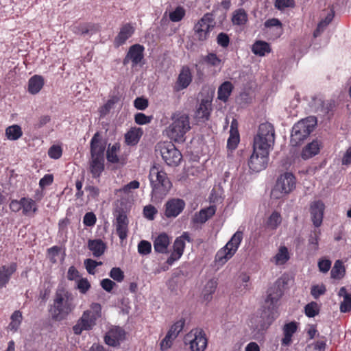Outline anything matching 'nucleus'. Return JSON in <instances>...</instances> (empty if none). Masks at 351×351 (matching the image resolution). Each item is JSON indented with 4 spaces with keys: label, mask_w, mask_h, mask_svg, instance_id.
Instances as JSON below:
<instances>
[{
    "label": "nucleus",
    "mask_w": 351,
    "mask_h": 351,
    "mask_svg": "<svg viewBox=\"0 0 351 351\" xmlns=\"http://www.w3.org/2000/svg\"><path fill=\"white\" fill-rule=\"evenodd\" d=\"M275 142V130L272 124L266 122L259 125L254 138L253 153L249 160L250 169L259 172L267 166L270 149Z\"/></svg>",
    "instance_id": "obj_1"
},
{
    "label": "nucleus",
    "mask_w": 351,
    "mask_h": 351,
    "mask_svg": "<svg viewBox=\"0 0 351 351\" xmlns=\"http://www.w3.org/2000/svg\"><path fill=\"white\" fill-rule=\"evenodd\" d=\"M282 295L283 290L280 283L276 282L268 289L261 316L255 319L253 326L255 335H262L278 317L277 303Z\"/></svg>",
    "instance_id": "obj_2"
},
{
    "label": "nucleus",
    "mask_w": 351,
    "mask_h": 351,
    "mask_svg": "<svg viewBox=\"0 0 351 351\" xmlns=\"http://www.w3.org/2000/svg\"><path fill=\"white\" fill-rule=\"evenodd\" d=\"M90 158L88 162L89 171L93 178H98L104 171V152L106 145L102 142L101 134L97 132L90 141Z\"/></svg>",
    "instance_id": "obj_3"
},
{
    "label": "nucleus",
    "mask_w": 351,
    "mask_h": 351,
    "mask_svg": "<svg viewBox=\"0 0 351 351\" xmlns=\"http://www.w3.org/2000/svg\"><path fill=\"white\" fill-rule=\"evenodd\" d=\"M149 180L152 190V201L160 202L168 193L172 184L167 173L159 170L156 166H153L149 170Z\"/></svg>",
    "instance_id": "obj_4"
},
{
    "label": "nucleus",
    "mask_w": 351,
    "mask_h": 351,
    "mask_svg": "<svg viewBox=\"0 0 351 351\" xmlns=\"http://www.w3.org/2000/svg\"><path fill=\"white\" fill-rule=\"evenodd\" d=\"M75 308L73 294L63 287L58 288L56 292L51 309L52 318L55 320H61L71 313Z\"/></svg>",
    "instance_id": "obj_5"
},
{
    "label": "nucleus",
    "mask_w": 351,
    "mask_h": 351,
    "mask_svg": "<svg viewBox=\"0 0 351 351\" xmlns=\"http://www.w3.org/2000/svg\"><path fill=\"white\" fill-rule=\"evenodd\" d=\"M171 121L167 130L168 136L176 142H184L185 134L191 129L189 115L182 112H176L171 115Z\"/></svg>",
    "instance_id": "obj_6"
},
{
    "label": "nucleus",
    "mask_w": 351,
    "mask_h": 351,
    "mask_svg": "<svg viewBox=\"0 0 351 351\" xmlns=\"http://www.w3.org/2000/svg\"><path fill=\"white\" fill-rule=\"evenodd\" d=\"M316 124L317 120L315 117H308L295 123L292 128L291 135V145L298 146L313 131Z\"/></svg>",
    "instance_id": "obj_7"
},
{
    "label": "nucleus",
    "mask_w": 351,
    "mask_h": 351,
    "mask_svg": "<svg viewBox=\"0 0 351 351\" xmlns=\"http://www.w3.org/2000/svg\"><path fill=\"white\" fill-rule=\"evenodd\" d=\"M242 239L243 232H236L226 245L217 252L215 262L220 265L225 264L235 254Z\"/></svg>",
    "instance_id": "obj_8"
},
{
    "label": "nucleus",
    "mask_w": 351,
    "mask_h": 351,
    "mask_svg": "<svg viewBox=\"0 0 351 351\" xmlns=\"http://www.w3.org/2000/svg\"><path fill=\"white\" fill-rule=\"evenodd\" d=\"M156 152H159L164 161L169 166H178L182 156L180 152L171 142H162L158 143Z\"/></svg>",
    "instance_id": "obj_9"
},
{
    "label": "nucleus",
    "mask_w": 351,
    "mask_h": 351,
    "mask_svg": "<svg viewBox=\"0 0 351 351\" xmlns=\"http://www.w3.org/2000/svg\"><path fill=\"white\" fill-rule=\"evenodd\" d=\"M184 341L189 342L191 351H204L207 346V339L202 330H191L186 335Z\"/></svg>",
    "instance_id": "obj_10"
},
{
    "label": "nucleus",
    "mask_w": 351,
    "mask_h": 351,
    "mask_svg": "<svg viewBox=\"0 0 351 351\" xmlns=\"http://www.w3.org/2000/svg\"><path fill=\"white\" fill-rule=\"evenodd\" d=\"M97 319L90 311H84L82 317L77 320L76 324L73 326V332L79 335L83 330H91L96 324Z\"/></svg>",
    "instance_id": "obj_11"
},
{
    "label": "nucleus",
    "mask_w": 351,
    "mask_h": 351,
    "mask_svg": "<svg viewBox=\"0 0 351 351\" xmlns=\"http://www.w3.org/2000/svg\"><path fill=\"white\" fill-rule=\"evenodd\" d=\"M295 178L289 172H286L278 178L276 189L281 193L288 194L295 188Z\"/></svg>",
    "instance_id": "obj_12"
},
{
    "label": "nucleus",
    "mask_w": 351,
    "mask_h": 351,
    "mask_svg": "<svg viewBox=\"0 0 351 351\" xmlns=\"http://www.w3.org/2000/svg\"><path fill=\"white\" fill-rule=\"evenodd\" d=\"M165 207V215L167 218H175L184 210L185 202L182 199L172 198L166 202Z\"/></svg>",
    "instance_id": "obj_13"
},
{
    "label": "nucleus",
    "mask_w": 351,
    "mask_h": 351,
    "mask_svg": "<svg viewBox=\"0 0 351 351\" xmlns=\"http://www.w3.org/2000/svg\"><path fill=\"white\" fill-rule=\"evenodd\" d=\"M143 46L139 44L132 45L129 48V50L123 60V64L126 65L130 62V61H131L132 62V66H136L143 59Z\"/></svg>",
    "instance_id": "obj_14"
},
{
    "label": "nucleus",
    "mask_w": 351,
    "mask_h": 351,
    "mask_svg": "<svg viewBox=\"0 0 351 351\" xmlns=\"http://www.w3.org/2000/svg\"><path fill=\"white\" fill-rule=\"evenodd\" d=\"M324 204L320 200L314 201L311 204L310 213L313 225L319 227L322 223Z\"/></svg>",
    "instance_id": "obj_15"
},
{
    "label": "nucleus",
    "mask_w": 351,
    "mask_h": 351,
    "mask_svg": "<svg viewBox=\"0 0 351 351\" xmlns=\"http://www.w3.org/2000/svg\"><path fill=\"white\" fill-rule=\"evenodd\" d=\"M17 265L12 263L8 265L0 267V289L5 287L8 283L12 275L16 271Z\"/></svg>",
    "instance_id": "obj_16"
},
{
    "label": "nucleus",
    "mask_w": 351,
    "mask_h": 351,
    "mask_svg": "<svg viewBox=\"0 0 351 351\" xmlns=\"http://www.w3.org/2000/svg\"><path fill=\"white\" fill-rule=\"evenodd\" d=\"M128 219L123 213H120L116 219V231L121 240H124L128 236Z\"/></svg>",
    "instance_id": "obj_17"
},
{
    "label": "nucleus",
    "mask_w": 351,
    "mask_h": 351,
    "mask_svg": "<svg viewBox=\"0 0 351 351\" xmlns=\"http://www.w3.org/2000/svg\"><path fill=\"white\" fill-rule=\"evenodd\" d=\"M134 32V28L130 23L125 24L114 38V45L117 47L123 45L132 36Z\"/></svg>",
    "instance_id": "obj_18"
},
{
    "label": "nucleus",
    "mask_w": 351,
    "mask_h": 351,
    "mask_svg": "<svg viewBox=\"0 0 351 351\" xmlns=\"http://www.w3.org/2000/svg\"><path fill=\"white\" fill-rule=\"evenodd\" d=\"M87 247L96 258L102 256L106 250V244L101 239H89Z\"/></svg>",
    "instance_id": "obj_19"
},
{
    "label": "nucleus",
    "mask_w": 351,
    "mask_h": 351,
    "mask_svg": "<svg viewBox=\"0 0 351 351\" xmlns=\"http://www.w3.org/2000/svg\"><path fill=\"white\" fill-rule=\"evenodd\" d=\"M169 238L165 233L159 234L154 241V249L156 252L165 254L167 252Z\"/></svg>",
    "instance_id": "obj_20"
},
{
    "label": "nucleus",
    "mask_w": 351,
    "mask_h": 351,
    "mask_svg": "<svg viewBox=\"0 0 351 351\" xmlns=\"http://www.w3.org/2000/svg\"><path fill=\"white\" fill-rule=\"evenodd\" d=\"M215 21L212 13H206L203 17L195 24L194 27L202 29L206 32H210L215 26Z\"/></svg>",
    "instance_id": "obj_21"
},
{
    "label": "nucleus",
    "mask_w": 351,
    "mask_h": 351,
    "mask_svg": "<svg viewBox=\"0 0 351 351\" xmlns=\"http://www.w3.org/2000/svg\"><path fill=\"white\" fill-rule=\"evenodd\" d=\"M320 149V143L317 140H314L308 143L302 149L301 157L304 160H307L317 155Z\"/></svg>",
    "instance_id": "obj_22"
},
{
    "label": "nucleus",
    "mask_w": 351,
    "mask_h": 351,
    "mask_svg": "<svg viewBox=\"0 0 351 351\" xmlns=\"http://www.w3.org/2000/svg\"><path fill=\"white\" fill-rule=\"evenodd\" d=\"M215 207L213 206L202 209L199 212L195 214L193 219V221L197 223H204L215 215Z\"/></svg>",
    "instance_id": "obj_23"
},
{
    "label": "nucleus",
    "mask_w": 351,
    "mask_h": 351,
    "mask_svg": "<svg viewBox=\"0 0 351 351\" xmlns=\"http://www.w3.org/2000/svg\"><path fill=\"white\" fill-rule=\"evenodd\" d=\"M143 134V131L141 128H132L125 134V141L128 145H136Z\"/></svg>",
    "instance_id": "obj_24"
},
{
    "label": "nucleus",
    "mask_w": 351,
    "mask_h": 351,
    "mask_svg": "<svg viewBox=\"0 0 351 351\" xmlns=\"http://www.w3.org/2000/svg\"><path fill=\"white\" fill-rule=\"evenodd\" d=\"M44 85V79L42 76L35 75L28 82V90L32 94L38 93Z\"/></svg>",
    "instance_id": "obj_25"
},
{
    "label": "nucleus",
    "mask_w": 351,
    "mask_h": 351,
    "mask_svg": "<svg viewBox=\"0 0 351 351\" xmlns=\"http://www.w3.org/2000/svg\"><path fill=\"white\" fill-rule=\"evenodd\" d=\"M232 89L233 86L230 82H224L218 88L217 98L223 102L227 101L232 91Z\"/></svg>",
    "instance_id": "obj_26"
},
{
    "label": "nucleus",
    "mask_w": 351,
    "mask_h": 351,
    "mask_svg": "<svg viewBox=\"0 0 351 351\" xmlns=\"http://www.w3.org/2000/svg\"><path fill=\"white\" fill-rule=\"evenodd\" d=\"M191 74L189 69H182L180 73L179 74L177 86L178 90H182L186 88L191 82Z\"/></svg>",
    "instance_id": "obj_27"
},
{
    "label": "nucleus",
    "mask_w": 351,
    "mask_h": 351,
    "mask_svg": "<svg viewBox=\"0 0 351 351\" xmlns=\"http://www.w3.org/2000/svg\"><path fill=\"white\" fill-rule=\"evenodd\" d=\"M252 51L256 55L263 56L271 51L269 45L262 40H258L252 45Z\"/></svg>",
    "instance_id": "obj_28"
},
{
    "label": "nucleus",
    "mask_w": 351,
    "mask_h": 351,
    "mask_svg": "<svg viewBox=\"0 0 351 351\" xmlns=\"http://www.w3.org/2000/svg\"><path fill=\"white\" fill-rule=\"evenodd\" d=\"M210 101L208 100H202L199 108L197 110V114L199 118L208 119L211 110Z\"/></svg>",
    "instance_id": "obj_29"
},
{
    "label": "nucleus",
    "mask_w": 351,
    "mask_h": 351,
    "mask_svg": "<svg viewBox=\"0 0 351 351\" xmlns=\"http://www.w3.org/2000/svg\"><path fill=\"white\" fill-rule=\"evenodd\" d=\"M22 135L21 128L18 125H12L5 130V136L9 140L16 141L21 138Z\"/></svg>",
    "instance_id": "obj_30"
},
{
    "label": "nucleus",
    "mask_w": 351,
    "mask_h": 351,
    "mask_svg": "<svg viewBox=\"0 0 351 351\" xmlns=\"http://www.w3.org/2000/svg\"><path fill=\"white\" fill-rule=\"evenodd\" d=\"M217 287V282L215 279H210L208 281L203 290L204 299L206 301H210L212 298V295L215 293Z\"/></svg>",
    "instance_id": "obj_31"
},
{
    "label": "nucleus",
    "mask_w": 351,
    "mask_h": 351,
    "mask_svg": "<svg viewBox=\"0 0 351 351\" xmlns=\"http://www.w3.org/2000/svg\"><path fill=\"white\" fill-rule=\"evenodd\" d=\"M120 149V145L115 143L113 145H108L106 151V158L108 162L111 163H118L119 162V157L117 156V152Z\"/></svg>",
    "instance_id": "obj_32"
},
{
    "label": "nucleus",
    "mask_w": 351,
    "mask_h": 351,
    "mask_svg": "<svg viewBox=\"0 0 351 351\" xmlns=\"http://www.w3.org/2000/svg\"><path fill=\"white\" fill-rule=\"evenodd\" d=\"M346 272L345 267L343 263L340 260L335 261L334 266L332 267L330 275L331 278L334 279H341L343 277Z\"/></svg>",
    "instance_id": "obj_33"
},
{
    "label": "nucleus",
    "mask_w": 351,
    "mask_h": 351,
    "mask_svg": "<svg viewBox=\"0 0 351 351\" xmlns=\"http://www.w3.org/2000/svg\"><path fill=\"white\" fill-rule=\"evenodd\" d=\"M10 319L11 322L9 324L8 328L13 332H16L22 322L23 316L21 312L20 311H15L12 314Z\"/></svg>",
    "instance_id": "obj_34"
},
{
    "label": "nucleus",
    "mask_w": 351,
    "mask_h": 351,
    "mask_svg": "<svg viewBox=\"0 0 351 351\" xmlns=\"http://www.w3.org/2000/svg\"><path fill=\"white\" fill-rule=\"evenodd\" d=\"M282 222V217L279 213L274 211L271 213L267 221V228L275 230Z\"/></svg>",
    "instance_id": "obj_35"
},
{
    "label": "nucleus",
    "mask_w": 351,
    "mask_h": 351,
    "mask_svg": "<svg viewBox=\"0 0 351 351\" xmlns=\"http://www.w3.org/2000/svg\"><path fill=\"white\" fill-rule=\"evenodd\" d=\"M247 21V15L243 9H239L236 10L232 18L233 24L237 25H244Z\"/></svg>",
    "instance_id": "obj_36"
},
{
    "label": "nucleus",
    "mask_w": 351,
    "mask_h": 351,
    "mask_svg": "<svg viewBox=\"0 0 351 351\" xmlns=\"http://www.w3.org/2000/svg\"><path fill=\"white\" fill-rule=\"evenodd\" d=\"M273 258L276 265H282L285 263L289 258L287 248L285 246L280 247L278 252Z\"/></svg>",
    "instance_id": "obj_37"
},
{
    "label": "nucleus",
    "mask_w": 351,
    "mask_h": 351,
    "mask_svg": "<svg viewBox=\"0 0 351 351\" xmlns=\"http://www.w3.org/2000/svg\"><path fill=\"white\" fill-rule=\"evenodd\" d=\"M21 206L24 214L29 215L32 212L34 213L36 210V203L31 199H26L25 197L21 199Z\"/></svg>",
    "instance_id": "obj_38"
},
{
    "label": "nucleus",
    "mask_w": 351,
    "mask_h": 351,
    "mask_svg": "<svg viewBox=\"0 0 351 351\" xmlns=\"http://www.w3.org/2000/svg\"><path fill=\"white\" fill-rule=\"evenodd\" d=\"M304 311L307 317H314L319 313V306L317 302H311L305 306Z\"/></svg>",
    "instance_id": "obj_39"
},
{
    "label": "nucleus",
    "mask_w": 351,
    "mask_h": 351,
    "mask_svg": "<svg viewBox=\"0 0 351 351\" xmlns=\"http://www.w3.org/2000/svg\"><path fill=\"white\" fill-rule=\"evenodd\" d=\"M239 142V134L238 131L231 132L227 141V147L229 149H235Z\"/></svg>",
    "instance_id": "obj_40"
},
{
    "label": "nucleus",
    "mask_w": 351,
    "mask_h": 351,
    "mask_svg": "<svg viewBox=\"0 0 351 351\" xmlns=\"http://www.w3.org/2000/svg\"><path fill=\"white\" fill-rule=\"evenodd\" d=\"M184 324L185 320L184 319L178 320L173 326H171L168 332L176 338L179 333L182 330Z\"/></svg>",
    "instance_id": "obj_41"
},
{
    "label": "nucleus",
    "mask_w": 351,
    "mask_h": 351,
    "mask_svg": "<svg viewBox=\"0 0 351 351\" xmlns=\"http://www.w3.org/2000/svg\"><path fill=\"white\" fill-rule=\"evenodd\" d=\"M185 11L182 7H177L176 9L169 13V19L173 22H178L184 16Z\"/></svg>",
    "instance_id": "obj_42"
},
{
    "label": "nucleus",
    "mask_w": 351,
    "mask_h": 351,
    "mask_svg": "<svg viewBox=\"0 0 351 351\" xmlns=\"http://www.w3.org/2000/svg\"><path fill=\"white\" fill-rule=\"evenodd\" d=\"M152 251V245L151 243L142 240L139 242L138 245V252L141 255H147L149 254Z\"/></svg>",
    "instance_id": "obj_43"
},
{
    "label": "nucleus",
    "mask_w": 351,
    "mask_h": 351,
    "mask_svg": "<svg viewBox=\"0 0 351 351\" xmlns=\"http://www.w3.org/2000/svg\"><path fill=\"white\" fill-rule=\"evenodd\" d=\"M109 276L113 280L121 282L124 279V273L119 267H113L109 273Z\"/></svg>",
    "instance_id": "obj_44"
},
{
    "label": "nucleus",
    "mask_w": 351,
    "mask_h": 351,
    "mask_svg": "<svg viewBox=\"0 0 351 351\" xmlns=\"http://www.w3.org/2000/svg\"><path fill=\"white\" fill-rule=\"evenodd\" d=\"M175 339L176 338L173 337V335H171L170 333L167 332L166 336L160 343V350L164 351L170 348Z\"/></svg>",
    "instance_id": "obj_45"
},
{
    "label": "nucleus",
    "mask_w": 351,
    "mask_h": 351,
    "mask_svg": "<svg viewBox=\"0 0 351 351\" xmlns=\"http://www.w3.org/2000/svg\"><path fill=\"white\" fill-rule=\"evenodd\" d=\"M326 291L324 285H313L311 289V294L315 299H317L320 295H324Z\"/></svg>",
    "instance_id": "obj_46"
},
{
    "label": "nucleus",
    "mask_w": 351,
    "mask_h": 351,
    "mask_svg": "<svg viewBox=\"0 0 351 351\" xmlns=\"http://www.w3.org/2000/svg\"><path fill=\"white\" fill-rule=\"evenodd\" d=\"M153 119L152 116H147L143 113L138 112L134 116V121L138 125H145L149 123Z\"/></svg>",
    "instance_id": "obj_47"
},
{
    "label": "nucleus",
    "mask_w": 351,
    "mask_h": 351,
    "mask_svg": "<svg viewBox=\"0 0 351 351\" xmlns=\"http://www.w3.org/2000/svg\"><path fill=\"white\" fill-rule=\"evenodd\" d=\"M295 2L293 0H276L275 7L280 10L287 8H293Z\"/></svg>",
    "instance_id": "obj_48"
},
{
    "label": "nucleus",
    "mask_w": 351,
    "mask_h": 351,
    "mask_svg": "<svg viewBox=\"0 0 351 351\" xmlns=\"http://www.w3.org/2000/svg\"><path fill=\"white\" fill-rule=\"evenodd\" d=\"M108 332L119 342L125 337V331L120 327L113 328Z\"/></svg>",
    "instance_id": "obj_49"
},
{
    "label": "nucleus",
    "mask_w": 351,
    "mask_h": 351,
    "mask_svg": "<svg viewBox=\"0 0 351 351\" xmlns=\"http://www.w3.org/2000/svg\"><path fill=\"white\" fill-rule=\"evenodd\" d=\"M134 106L138 110H144L149 106L148 99L144 97H137L134 101Z\"/></svg>",
    "instance_id": "obj_50"
},
{
    "label": "nucleus",
    "mask_w": 351,
    "mask_h": 351,
    "mask_svg": "<svg viewBox=\"0 0 351 351\" xmlns=\"http://www.w3.org/2000/svg\"><path fill=\"white\" fill-rule=\"evenodd\" d=\"M62 150L61 147L58 145H53L48 150V155L53 159H58L61 157Z\"/></svg>",
    "instance_id": "obj_51"
},
{
    "label": "nucleus",
    "mask_w": 351,
    "mask_h": 351,
    "mask_svg": "<svg viewBox=\"0 0 351 351\" xmlns=\"http://www.w3.org/2000/svg\"><path fill=\"white\" fill-rule=\"evenodd\" d=\"M97 221L95 215L92 212H88L85 214L83 219V223L85 226L91 227L93 226Z\"/></svg>",
    "instance_id": "obj_52"
},
{
    "label": "nucleus",
    "mask_w": 351,
    "mask_h": 351,
    "mask_svg": "<svg viewBox=\"0 0 351 351\" xmlns=\"http://www.w3.org/2000/svg\"><path fill=\"white\" fill-rule=\"evenodd\" d=\"M85 190L88 192V198L96 199L99 195V189L98 187L93 185H87L85 187Z\"/></svg>",
    "instance_id": "obj_53"
},
{
    "label": "nucleus",
    "mask_w": 351,
    "mask_h": 351,
    "mask_svg": "<svg viewBox=\"0 0 351 351\" xmlns=\"http://www.w3.org/2000/svg\"><path fill=\"white\" fill-rule=\"evenodd\" d=\"M156 213V208L152 205L145 206L143 208V214L145 217L149 220H153Z\"/></svg>",
    "instance_id": "obj_54"
},
{
    "label": "nucleus",
    "mask_w": 351,
    "mask_h": 351,
    "mask_svg": "<svg viewBox=\"0 0 351 351\" xmlns=\"http://www.w3.org/2000/svg\"><path fill=\"white\" fill-rule=\"evenodd\" d=\"M351 310V295H346L343 302L340 304V311L341 313H347Z\"/></svg>",
    "instance_id": "obj_55"
},
{
    "label": "nucleus",
    "mask_w": 351,
    "mask_h": 351,
    "mask_svg": "<svg viewBox=\"0 0 351 351\" xmlns=\"http://www.w3.org/2000/svg\"><path fill=\"white\" fill-rule=\"evenodd\" d=\"M217 42L222 47H227L230 43V38L227 34L221 32L217 37Z\"/></svg>",
    "instance_id": "obj_56"
},
{
    "label": "nucleus",
    "mask_w": 351,
    "mask_h": 351,
    "mask_svg": "<svg viewBox=\"0 0 351 351\" xmlns=\"http://www.w3.org/2000/svg\"><path fill=\"white\" fill-rule=\"evenodd\" d=\"M205 61L211 66H217L221 64V59H219L215 53H210L206 58Z\"/></svg>",
    "instance_id": "obj_57"
},
{
    "label": "nucleus",
    "mask_w": 351,
    "mask_h": 351,
    "mask_svg": "<svg viewBox=\"0 0 351 351\" xmlns=\"http://www.w3.org/2000/svg\"><path fill=\"white\" fill-rule=\"evenodd\" d=\"M185 247V242L182 241V238H176L173 243V251L180 255H182Z\"/></svg>",
    "instance_id": "obj_58"
},
{
    "label": "nucleus",
    "mask_w": 351,
    "mask_h": 351,
    "mask_svg": "<svg viewBox=\"0 0 351 351\" xmlns=\"http://www.w3.org/2000/svg\"><path fill=\"white\" fill-rule=\"evenodd\" d=\"M90 287V284L86 278H82L77 282V288L79 289L80 293H86Z\"/></svg>",
    "instance_id": "obj_59"
},
{
    "label": "nucleus",
    "mask_w": 351,
    "mask_h": 351,
    "mask_svg": "<svg viewBox=\"0 0 351 351\" xmlns=\"http://www.w3.org/2000/svg\"><path fill=\"white\" fill-rule=\"evenodd\" d=\"M97 261L88 258L84 261V265L88 274H95V269L97 267Z\"/></svg>",
    "instance_id": "obj_60"
},
{
    "label": "nucleus",
    "mask_w": 351,
    "mask_h": 351,
    "mask_svg": "<svg viewBox=\"0 0 351 351\" xmlns=\"http://www.w3.org/2000/svg\"><path fill=\"white\" fill-rule=\"evenodd\" d=\"M297 330V324L295 322L286 324L284 326V334L292 336L293 334Z\"/></svg>",
    "instance_id": "obj_61"
},
{
    "label": "nucleus",
    "mask_w": 351,
    "mask_h": 351,
    "mask_svg": "<svg viewBox=\"0 0 351 351\" xmlns=\"http://www.w3.org/2000/svg\"><path fill=\"white\" fill-rule=\"evenodd\" d=\"M100 285L101 287L107 292H110L114 288V287L116 285L114 282L108 278L103 279L101 281Z\"/></svg>",
    "instance_id": "obj_62"
},
{
    "label": "nucleus",
    "mask_w": 351,
    "mask_h": 351,
    "mask_svg": "<svg viewBox=\"0 0 351 351\" xmlns=\"http://www.w3.org/2000/svg\"><path fill=\"white\" fill-rule=\"evenodd\" d=\"M194 30L195 36H197V39L200 41L207 40L210 36V32H206L202 29L194 27Z\"/></svg>",
    "instance_id": "obj_63"
},
{
    "label": "nucleus",
    "mask_w": 351,
    "mask_h": 351,
    "mask_svg": "<svg viewBox=\"0 0 351 351\" xmlns=\"http://www.w3.org/2000/svg\"><path fill=\"white\" fill-rule=\"evenodd\" d=\"M318 267L320 271L326 273L330 269L331 267V261L328 259L320 260L318 262Z\"/></svg>",
    "instance_id": "obj_64"
}]
</instances>
